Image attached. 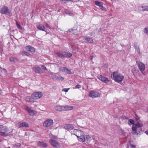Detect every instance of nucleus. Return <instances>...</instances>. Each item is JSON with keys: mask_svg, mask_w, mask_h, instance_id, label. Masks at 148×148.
Masks as SVG:
<instances>
[{"mask_svg": "<svg viewBox=\"0 0 148 148\" xmlns=\"http://www.w3.org/2000/svg\"><path fill=\"white\" fill-rule=\"evenodd\" d=\"M46 27H49V25H48V24L47 23H46Z\"/></svg>", "mask_w": 148, "mask_h": 148, "instance_id": "nucleus-48", "label": "nucleus"}, {"mask_svg": "<svg viewBox=\"0 0 148 148\" xmlns=\"http://www.w3.org/2000/svg\"><path fill=\"white\" fill-rule=\"evenodd\" d=\"M143 124L142 123L138 122L136 124L135 126H133L132 130L133 131H136L137 129H141V127L143 126Z\"/></svg>", "mask_w": 148, "mask_h": 148, "instance_id": "nucleus-10", "label": "nucleus"}, {"mask_svg": "<svg viewBox=\"0 0 148 148\" xmlns=\"http://www.w3.org/2000/svg\"><path fill=\"white\" fill-rule=\"evenodd\" d=\"M0 13L9 16H11L10 11L9 9L7 6L5 5L0 7Z\"/></svg>", "mask_w": 148, "mask_h": 148, "instance_id": "nucleus-3", "label": "nucleus"}, {"mask_svg": "<svg viewBox=\"0 0 148 148\" xmlns=\"http://www.w3.org/2000/svg\"><path fill=\"white\" fill-rule=\"evenodd\" d=\"M64 127L66 129H68L69 130H72L74 128L73 126L70 124H66L65 125Z\"/></svg>", "mask_w": 148, "mask_h": 148, "instance_id": "nucleus-22", "label": "nucleus"}, {"mask_svg": "<svg viewBox=\"0 0 148 148\" xmlns=\"http://www.w3.org/2000/svg\"><path fill=\"white\" fill-rule=\"evenodd\" d=\"M42 69H44L45 70H47V69L45 66L43 65H42Z\"/></svg>", "mask_w": 148, "mask_h": 148, "instance_id": "nucleus-44", "label": "nucleus"}, {"mask_svg": "<svg viewBox=\"0 0 148 148\" xmlns=\"http://www.w3.org/2000/svg\"><path fill=\"white\" fill-rule=\"evenodd\" d=\"M17 126L19 128L23 127H27L29 126L28 124L25 122L19 123L17 124Z\"/></svg>", "mask_w": 148, "mask_h": 148, "instance_id": "nucleus-11", "label": "nucleus"}, {"mask_svg": "<svg viewBox=\"0 0 148 148\" xmlns=\"http://www.w3.org/2000/svg\"><path fill=\"white\" fill-rule=\"evenodd\" d=\"M22 54L24 56H29L30 54L29 53L25 51H23L22 52Z\"/></svg>", "mask_w": 148, "mask_h": 148, "instance_id": "nucleus-33", "label": "nucleus"}, {"mask_svg": "<svg viewBox=\"0 0 148 148\" xmlns=\"http://www.w3.org/2000/svg\"><path fill=\"white\" fill-rule=\"evenodd\" d=\"M138 10L140 11H148V6H139Z\"/></svg>", "mask_w": 148, "mask_h": 148, "instance_id": "nucleus-17", "label": "nucleus"}, {"mask_svg": "<svg viewBox=\"0 0 148 148\" xmlns=\"http://www.w3.org/2000/svg\"><path fill=\"white\" fill-rule=\"evenodd\" d=\"M134 45L135 49L136 50L137 53H138V54H139L140 53V51L139 47L138 46H137L136 45H135V43L134 44Z\"/></svg>", "mask_w": 148, "mask_h": 148, "instance_id": "nucleus-30", "label": "nucleus"}, {"mask_svg": "<svg viewBox=\"0 0 148 148\" xmlns=\"http://www.w3.org/2000/svg\"><path fill=\"white\" fill-rule=\"evenodd\" d=\"M32 69L33 71L35 72L36 73H42V71L41 69L39 67L36 66L33 67Z\"/></svg>", "mask_w": 148, "mask_h": 148, "instance_id": "nucleus-15", "label": "nucleus"}, {"mask_svg": "<svg viewBox=\"0 0 148 148\" xmlns=\"http://www.w3.org/2000/svg\"><path fill=\"white\" fill-rule=\"evenodd\" d=\"M73 46H72V47H71V48H72V49H73Z\"/></svg>", "mask_w": 148, "mask_h": 148, "instance_id": "nucleus-56", "label": "nucleus"}, {"mask_svg": "<svg viewBox=\"0 0 148 148\" xmlns=\"http://www.w3.org/2000/svg\"><path fill=\"white\" fill-rule=\"evenodd\" d=\"M113 76L114 80L119 83L121 82L124 78L123 75L117 72H114L113 73Z\"/></svg>", "mask_w": 148, "mask_h": 148, "instance_id": "nucleus-2", "label": "nucleus"}, {"mask_svg": "<svg viewBox=\"0 0 148 148\" xmlns=\"http://www.w3.org/2000/svg\"><path fill=\"white\" fill-rule=\"evenodd\" d=\"M53 123V121L52 119H48L43 124V125L45 127H49Z\"/></svg>", "mask_w": 148, "mask_h": 148, "instance_id": "nucleus-12", "label": "nucleus"}, {"mask_svg": "<svg viewBox=\"0 0 148 148\" xmlns=\"http://www.w3.org/2000/svg\"><path fill=\"white\" fill-rule=\"evenodd\" d=\"M111 1L113 2H116V0H111Z\"/></svg>", "mask_w": 148, "mask_h": 148, "instance_id": "nucleus-51", "label": "nucleus"}, {"mask_svg": "<svg viewBox=\"0 0 148 148\" xmlns=\"http://www.w3.org/2000/svg\"><path fill=\"white\" fill-rule=\"evenodd\" d=\"M8 128L6 126L3 125H0V133L1 135L4 137L9 136L6 133L9 132Z\"/></svg>", "mask_w": 148, "mask_h": 148, "instance_id": "nucleus-4", "label": "nucleus"}, {"mask_svg": "<svg viewBox=\"0 0 148 148\" xmlns=\"http://www.w3.org/2000/svg\"><path fill=\"white\" fill-rule=\"evenodd\" d=\"M42 95L43 94L42 92H38L33 93L31 97L34 99H38L41 97Z\"/></svg>", "mask_w": 148, "mask_h": 148, "instance_id": "nucleus-5", "label": "nucleus"}, {"mask_svg": "<svg viewBox=\"0 0 148 148\" xmlns=\"http://www.w3.org/2000/svg\"><path fill=\"white\" fill-rule=\"evenodd\" d=\"M129 123L134 125V121L132 119H130L128 121Z\"/></svg>", "mask_w": 148, "mask_h": 148, "instance_id": "nucleus-37", "label": "nucleus"}, {"mask_svg": "<svg viewBox=\"0 0 148 148\" xmlns=\"http://www.w3.org/2000/svg\"><path fill=\"white\" fill-rule=\"evenodd\" d=\"M59 71L67 74H71V72L70 69L65 67H61L59 68Z\"/></svg>", "mask_w": 148, "mask_h": 148, "instance_id": "nucleus-9", "label": "nucleus"}, {"mask_svg": "<svg viewBox=\"0 0 148 148\" xmlns=\"http://www.w3.org/2000/svg\"><path fill=\"white\" fill-rule=\"evenodd\" d=\"M98 78L100 80L105 83H107L109 82V80L107 78L102 75L99 76Z\"/></svg>", "mask_w": 148, "mask_h": 148, "instance_id": "nucleus-14", "label": "nucleus"}, {"mask_svg": "<svg viewBox=\"0 0 148 148\" xmlns=\"http://www.w3.org/2000/svg\"><path fill=\"white\" fill-rule=\"evenodd\" d=\"M89 96L93 98H94L99 97L100 95L98 92L92 90L89 92Z\"/></svg>", "mask_w": 148, "mask_h": 148, "instance_id": "nucleus-7", "label": "nucleus"}, {"mask_svg": "<svg viewBox=\"0 0 148 148\" xmlns=\"http://www.w3.org/2000/svg\"><path fill=\"white\" fill-rule=\"evenodd\" d=\"M37 28L39 30L43 31H45V28L44 26L42 25H39L37 26Z\"/></svg>", "mask_w": 148, "mask_h": 148, "instance_id": "nucleus-26", "label": "nucleus"}, {"mask_svg": "<svg viewBox=\"0 0 148 148\" xmlns=\"http://www.w3.org/2000/svg\"><path fill=\"white\" fill-rule=\"evenodd\" d=\"M63 106H56L55 107V109L59 111H63Z\"/></svg>", "mask_w": 148, "mask_h": 148, "instance_id": "nucleus-24", "label": "nucleus"}, {"mask_svg": "<svg viewBox=\"0 0 148 148\" xmlns=\"http://www.w3.org/2000/svg\"><path fill=\"white\" fill-rule=\"evenodd\" d=\"M25 110L28 112L29 115L32 116L36 114V112L35 111L31 110L29 107H26Z\"/></svg>", "mask_w": 148, "mask_h": 148, "instance_id": "nucleus-13", "label": "nucleus"}, {"mask_svg": "<svg viewBox=\"0 0 148 148\" xmlns=\"http://www.w3.org/2000/svg\"><path fill=\"white\" fill-rule=\"evenodd\" d=\"M134 71H135V72L137 73L138 72V70H136L135 69H134Z\"/></svg>", "mask_w": 148, "mask_h": 148, "instance_id": "nucleus-50", "label": "nucleus"}, {"mask_svg": "<svg viewBox=\"0 0 148 148\" xmlns=\"http://www.w3.org/2000/svg\"><path fill=\"white\" fill-rule=\"evenodd\" d=\"M145 133L147 135H148V131H146L145 132Z\"/></svg>", "mask_w": 148, "mask_h": 148, "instance_id": "nucleus-49", "label": "nucleus"}, {"mask_svg": "<svg viewBox=\"0 0 148 148\" xmlns=\"http://www.w3.org/2000/svg\"><path fill=\"white\" fill-rule=\"evenodd\" d=\"M68 14L71 16H73V14L71 12H70Z\"/></svg>", "mask_w": 148, "mask_h": 148, "instance_id": "nucleus-46", "label": "nucleus"}, {"mask_svg": "<svg viewBox=\"0 0 148 148\" xmlns=\"http://www.w3.org/2000/svg\"><path fill=\"white\" fill-rule=\"evenodd\" d=\"M63 111L71 110L73 109V107L72 106L66 105L63 106Z\"/></svg>", "mask_w": 148, "mask_h": 148, "instance_id": "nucleus-16", "label": "nucleus"}, {"mask_svg": "<svg viewBox=\"0 0 148 148\" xmlns=\"http://www.w3.org/2000/svg\"><path fill=\"white\" fill-rule=\"evenodd\" d=\"M84 38V40L86 42L92 43L93 42V40L92 38L85 36Z\"/></svg>", "mask_w": 148, "mask_h": 148, "instance_id": "nucleus-18", "label": "nucleus"}, {"mask_svg": "<svg viewBox=\"0 0 148 148\" xmlns=\"http://www.w3.org/2000/svg\"><path fill=\"white\" fill-rule=\"evenodd\" d=\"M135 116H136V118H135L136 119L137 121H138L139 119V117L137 115H136V114H135Z\"/></svg>", "mask_w": 148, "mask_h": 148, "instance_id": "nucleus-41", "label": "nucleus"}, {"mask_svg": "<svg viewBox=\"0 0 148 148\" xmlns=\"http://www.w3.org/2000/svg\"><path fill=\"white\" fill-rule=\"evenodd\" d=\"M56 78L58 80H61L62 81H63L64 79V77L60 75L57 76L56 77Z\"/></svg>", "mask_w": 148, "mask_h": 148, "instance_id": "nucleus-31", "label": "nucleus"}, {"mask_svg": "<svg viewBox=\"0 0 148 148\" xmlns=\"http://www.w3.org/2000/svg\"><path fill=\"white\" fill-rule=\"evenodd\" d=\"M49 142L50 143L55 147L58 148L60 147V143L53 139H51Z\"/></svg>", "mask_w": 148, "mask_h": 148, "instance_id": "nucleus-8", "label": "nucleus"}, {"mask_svg": "<svg viewBox=\"0 0 148 148\" xmlns=\"http://www.w3.org/2000/svg\"><path fill=\"white\" fill-rule=\"evenodd\" d=\"M38 146L42 147H46L47 146V144L43 141H38L37 142Z\"/></svg>", "mask_w": 148, "mask_h": 148, "instance_id": "nucleus-21", "label": "nucleus"}, {"mask_svg": "<svg viewBox=\"0 0 148 148\" xmlns=\"http://www.w3.org/2000/svg\"><path fill=\"white\" fill-rule=\"evenodd\" d=\"M58 57L61 58H64V56L63 54V52L62 53L60 52H57L56 53Z\"/></svg>", "mask_w": 148, "mask_h": 148, "instance_id": "nucleus-27", "label": "nucleus"}, {"mask_svg": "<svg viewBox=\"0 0 148 148\" xmlns=\"http://www.w3.org/2000/svg\"><path fill=\"white\" fill-rule=\"evenodd\" d=\"M136 130H136V131H133V132H132V134H133L138 135V134L142 130L141 129H137Z\"/></svg>", "mask_w": 148, "mask_h": 148, "instance_id": "nucleus-28", "label": "nucleus"}, {"mask_svg": "<svg viewBox=\"0 0 148 148\" xmlns=\"http://www.w3.org/2000/svg\"><path fill=\"white\" fill-rule=\"evenodd\" d=\"M3 72L5 73L6 74H7V71L6 70V69H3Z\"/></svg>", "mask_w": 148, "mask_h": 148, "instance_id": "nucleus-45", "label": "nucleus"}, {"mask_svg": "<svg viewBox=\"0 0 148 148\" xmlns=\"http://www.w3.org/2000/svg\"><path fill=\"white\" fill-rule=\"evenodd\" d=\"M9 134V136H12V134H10V133H9V134Z\"/></svg>", "mask_w": 148, "mask_h": 148, "instance_id": "nucleus-53", "label": "nucleus"}, {"mask_svg": "<svg viewBox=\"0 0 148 148\" xmlns=\"http://www.w3.org/2000/svg\"><path fill=\"white\" fill-rule=\"evenodd\" d=\"M61 1H70L71 2H73V1L71 0H60Z\"/></svg>", "mask_w": 148, "mask_h": 148, "instance_id": "nucleus-47", "label": "nucleus"}, {"mask_svg": "<svg viewBox=\"0 0 148 148\" xmlns=\"http://www.w3.org/2000/svg\"><path fill=\"white\" fill-rule=\"evenodd\" d=\"M70 12L67 10H66L65 11V13L68 14Z\"/></svg>", "mask_w": 148, "mask_h": 148, "instance_id": "nucleus-43", "label": "nucleus"}, {"mask_svg": "<svg viewBox=\"0 0 148 148\" xmlns=\"http://www.w3.org/2000/svg\"><path fill=\"white\" fill-rule=\"evenodd\" d=\"M95 5L100 7L103 5L102 3L101 2H99L97 1H95Z\"/></svg>", "mask_w": 148, "mask_h": 148, "instance_id": "nucleus-29", "label": "nucleus"}, {"mask_svg": "<svg viewBox=\"0 0 148 148\" xmlns=\"http://www.w3.org/2000/svg\"><path fill=\"white\" fill-rule=\"evenodd\" d=\"M132 141H130L128 143V144L127 146V148H135V146L133 144H132Z\"/></svg>", "mask_w": 148, "mask_h": 148, "instance_id": "nucleus-25", "label": "nucleus"}, {"mask_svg": "<svg viewBox=\"0 0 148 148\" xmlns=\"http://www.w3.org/2000/svg\"><path fill=\"white\" fill-rule=\"evenodd\" d=\"M9 61L11 62L16 63L18 61V60L17 58L11 57L9 58Z\"/></svg>", "mask_w": 148, "mask_h": 148, "instance_id": "nucleus-23", "label": "nucleus"}, {"mask_svg": "<svg viewBox=\"0 0 148 148\" xmlns=\"http://www.w3.org/2000/svg\"><path fill=\"white\" fill-rule=\"evenodd\" d=\"M100 9L102 10H103V11H106V8L103 6V5L101 6L100 7Z\"/></svg>", "mask_w": 148, "mask_h": 148, "instance_id": "nucleus-40", "label": "nucleus"}, {"mask_svg": "<svg viewBox=\"0 0 148 148\" xmlns=\"http://www.w3.org/2000/svg\"><path fill=\"white\" fill-rule=\"evenodd\" d=\"M70 89L69 88H64L63 89L62 91H64L66 92H67L68 91V90Z\"/></svg>", "mask_w": 148, "mask_h": 148, "instance_id": "nucleus-38", "label": "nucleus"}, {"mask_svg": "<svg viewBox=\"0 0 148 148\" xmlns=\"http://www.w3.org/2000/svg\"><path fill=\"white\" fill-rule=\"evenodd\" d=\"M64 56V58H70L72 55V53H70L68 51H64L63 52Z\"/></svg>", "mask_w": 148, "mask_h": 148, "instance_id": "nucleus-20", "label": "nucleus"}, {"mask_svg": "<svg viewBox=\"0 0 148 148\" xmlns=\"http://www.w3.org/2000/svg\"><path fill=\"white\" fill-rule=\"evenodd\" d=\"M53 77L54 78L55 77H56V76L55 75V76H53Z\"/></svg>", "mask_w": 148, "mask_h": 148, "instance_id": "nucleus-55", "label": "nucleus"}, {"mask_svg": "<svg viewBox=\"0 0 148 148\" xmlns=\"http://www.w3.org/2000/svg\"><path fill=\"white\" fill-rule=\"evenodd\" d=\"M136 63L139 70L143 73L145 68V64L140 61H136Z\"/></svg>", "mask_w": 148, "mask_h": 148, "instance_id": "nucleus-6", "label": "nucleus"}, {"mask_svg": "<svg viewBox=\"0 0 148 148\" xmlns=\"http://www.w3.org/2000/svg\"><path fill=\"white\" fill-rule=\"evenodd\" d=\"M81 87V86L79 85H77L76 86L75 88H79Z\"/></svg>", "mask_w": 148, "mask_h": 148, "instance_id": "nucleus-42", "label": "nucleus"}, {"mask_svg": "<svg viewBox=\"0 0 148 148\" xmlns=\"http://www.w3.org/2000/svg\"><path fill=\"white\" fill-rule=\"evenodd\" d=\"M144 32L147 34L148 35V29L145 28L144 30Z\"/></svg>", "mask_w": 148, "mask_h": 148, "instance_id": "nucleus-39", "label": "nucleus"}, {"mask_svg": "<svg viewBox=\"0 0 148 148\" xmlns=\"http://www.w3.org/2000/svg\"><path fill=\"white\" fill-rule=\"evenodd\" d=\"M25 49L27 51H30L32 52L35 51V49L30 46H26L25 47Z\"/></svg>", "mask_w": 148, "mask_h": 148, "instance_id": "nucleus-19", "label": "nucleus"}, {"mask_svg": "<svg viewBox=\"0 0 148 148\" xmlns=\"http://www.w3.org/2000/svg\"><path fill=\"white\" fill-rule=\"evenodd\" d=\"M21 145L20 143H17L14 145V147L15 148H18L20 147Z\"/></svg>", "mask_w": 148, "mask_h": 148, "instance_id": "nucleus-35", "label": "nucleus"}, {"mask_svg": "<svg viewBox=\"0 0 148 148\" xmlns=\"http://www.w3.org/2000/svg\"><path fill=\"white\" fill-rule=\"evenodd\" d=\"M2 93V90H1L0 89V95H1Z\"/></svg>", "mask_w": 148, "mask_h": 148, "instance_id": "nucleus-54", "label": "nucleus"}, {"mask_svg": "<svg viewBox=\"0 0 148 148\" xmlns=\"http://www.w3.org/2000/svg\"><path fill=\"white\" fill-rule=\"evenodd\" d=\"M86 140H87L88 142L89 141H90V139H91V137L90 136L88 135H87L86 136V137L85 138Z\"/></svg>", "mask_w": 148, "mask_h": 148, "instance_id": "nucleus-32", "label": "nucleus"}, {"mask_svg": "<svg viewBox=\"0 0 148 148\" xmlns=\"http://www.w3.org/2000/svg\"><path fill=\"white\" fill-rule=\"evenodd\" d=\"M93 56H90V58L91 60H92V58H93Z\"/></svg>", "mask_w": 148, "mask_h": 148, "instance_id": "nucleus-52", "label": "nucleus"}, {"mask_svg": "<svg viewBox=\"0 0 148 148\" xmlns=\"http://www.w3.org/2000/svg\"><path fill=\"white\" fill-rule=\"evenodd\" d=\"M31 98H32L31 97H30L29 96H27L26 98V100L27 101H31Z\"/></svg>", "mask_w": 148, "mask_h": 148, "instance_id": "nucleus-34", "label": "nucleus"}, {"mask_svg": "<svg viewBox=\"0 0 148 148\" xmlns=\"http://www.w3.org/2000/svg\"><path fill=\"white\" fill-rule=\"evenodd\" d=\"M71 134L76 135L78 138V140L81 142H84L85 140L84 134L82 131L79 130H74L73 132H71Z\"/></svg>", "mask_w": 148, "mask_h": 148, "instance_id": "nucleus-1", "label": "nucleus"}, {"mask_svg": "<svg viewBox=\"0 0 148 148\" xmlns=\"http://www.w3.org/2000/svg\"><path fill=\"white\" fill-rule=\"evenodd\" d=\"M16 24L18 28L20 29H22V27L16 21Z\"/></svg>", "mask_w": 148, "mask_h": 148, "instance_id": "nucleus-36", "label": "nucleus"}]
</instances>
